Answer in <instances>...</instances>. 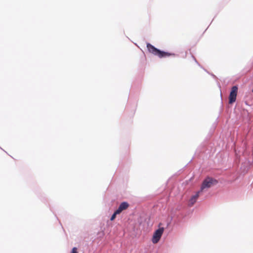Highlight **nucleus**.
Here are the masks:
<instances>
[{
    "mask_svg": "<svg viewBox=\"0 0 253 253\" xmlns=\"http://www.w3.org/2000/svg\"><path fill=\"white\" fill-rule=\"evenodd\" d=\"M123 211L119 208L114 212L117 215L120 214Z\"/></svg>",
    "mask_w": 253,
    "mask_h": 253,
    "instance_id": "0eeeda50",
    "label": "nucleus"
},
{
    "mask_svg": "<svg viewBox=\"0 0 253 253\" xmlns=\"http://www.w3.org/2000/svg\"><path fill=\"white\" fill-rule=\"evenodd\" d=\"M78 253V252H77V248H76V247H74V248L72 249V251H71V253Z\"/></svg>",
    "mask_w": 253,
    "mask_h": 253,
    "instance_id": "6e6552de",
    "label": "nucleus"
},
{
    "mask_svg": "<svg viewBox=\"0 0 253 253\" xmlns=\"http://www.w3.org/2000/svg\"><path fill=\"white\" fill-rule=\"evenodd\" d=\"M164 231V228L160 227L154 232L152 239V242L153 243L156 244L160 241Z\"/></svg>",
    "mask_w": 253,
    "mask_h": 253,
    "instance_id": "7ed1b4c3",
    "label": "nucleus"
},
{
    "mask_svg": "<svg viewBox=\"0 0 253 253\" xmlns=\"http://www.w3.org/2000/svg\"><path fill=\"white\" fill-rule=\"evenodd\" d=\"M216 183L217 181L216 180L211 177H207L203 182L199 191L202 193L206 189H208Z\"/></svg>",
    "mask_w": 253,
    "mask_h": 253,
    "instance_id": "f03ea898",
    "label": "nucleus"
},
{
    "mask_svg": "<svg viewBox=\"0 0 253 253\" xmlns=\"http://www.w3.org/2000/svg\"><path fill=\"white\" fill-rule=\"evenodd\" d=\"M129 206L128 204L126 202H124L122 203L119 207L122 210L124 211Z\"/></svg>",
    "mask_w": 253,
    "mask_h": 253,
    "instance_id": "423d86ee",
    "label": "nucleus"
},
{
    "mask_svg": "<svg viewBox=\"0 0 253 253\" xmlns=\"http://www.w3.org/2000/svg\"><path fill=\"white\" fill-rule=\"evenodd\" d=\"M201 193V191H198L196 192V193L195 195H193L191 197L188 203L189 207H192L194 205V204L196 202L198 197L200 195Z\"/></svg>",
    "mask_w": 253,
    "mask_h": 253,
    "instance_id": "39448f33",
    "label": "nucleus"
},
{
    "mask_svg": "<svg viewBox=\"0 0 253 253\" xmlns=\"http://www.w3.org/2000/svg\"><path fill=\"white\" fill-rule=\"evenodd\" d=\"M116 215H117V214L114 212L113 214V215H112V216L111 217L110 220L111 221L114 220V219L116 218Z\"/></svg>",
    "mask_w": 253,
    "mask_h": 253,
    "instance_id": "1a4fd4ad",
    "label": "nucleus"
},
{
    "mask_svg": "<svg viewBox=\"0 0 253 253\" xmlns=\"http://www.w3.org/2000/svg\"><path fill=\"white\" fill-rule=\"evenodd\" d=\"M238 87L237 86H233L231 88L229 98V103L232 104L235 102L237 94Z\"/></svg>",
    "mask_w": 253,
    "mask_h": 253,
    "instance_id": "20e7f679",
    "label": "nucleus"
},
{
    "mask_svg": "<svg viewBox=\"0 0 253 253\" xmlns=\"http://www.w3.org/2000/svg\"><path fill=\"white\" fill-rule=\"evenodd\" d=\"M147 47L149 52L154 55L158 56L160 58L175 55L174 53L160 50L149 43H147Z\"/></svg>",
    "mask_w": 253,
    "mask_h": 253,
    "instance_id": "f257e3e1",
    "label": "nucleus"
}]
</instances>
